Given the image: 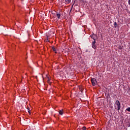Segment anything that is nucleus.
Masks as SVG:
<instances>
[{
	"mask_svg": "<svg viewBox=\"0 0 130 130\" xmlns=\"http://www.w3.org/2000/svg\"><path fill=\"white\" fill-rule=\"evenodd\" d=\"M82 130H86V128L85 126L82 127Z\"/></svg>",
	"mask_w": 130,
	"mask_h": 130,
	"instance_id": "12",
	"label": "nucleus"
},
{
	"mask_svg": "<svg viewBox=\"0 0 130 130\" xmlns=\"http://www.w3.org/2000/svg\"><path fill=\"white\" fill-rule=\"evenodd\" d=\"M90 37L92 38V39H93L94 41L96 40V35L93 34L90 36Z\"/></svg>",
	"mask_w": 130,
	"mask_h": 130,
	"instance_id": "4",
	"label": "nucleus"
},
{
	"mask_svg": "<svg viewBox=\"0 0 130 130\" xmlns=\"http://www.w3.org/2000/svg\"><path fill=\"white\" fill-rule=\"evenodd\" d=\"M52 49L55 52V53H56V47H55V46L52 47Z\"/></svg>",
	"mask_w": 130,
	"mask_h": 130,
	"instance_id": "5",
	"label": "nucleus"
},
{
	"mask_svg": "<svg viewBox=\"0 0 130 130\" xmlns=\"http://www.w3.org/2000/svg\"><path fill=\"white\" fill-rule=\"evenodd\" d=\"M60 16H61V15H60V14H59V13H57V14H56V17H57V18H58V19H60Z\"/></svg>",
	"mask_w": 130,
	"mask_h": 130,
	"instance_id": "8",
	"label": "nucleus"
},
{
	"mask_svg": "<svg viewBox=\"0 0 130 130\" xmlns=\"http://www.w3.org/2000/svg\"><path fill=\"white\" fill-rule=\"evenodd\" d=\"M71 1H72V0H65L66 3L67 4H70V3H71Z\"/></svg>",
	"mask_w": 130,
	"mask_h": 130,
	"instance_id": "9",
	"label": "nucleus"
},
{
	"mask_svg": "<svg viewBox=\"0 0 130 130\" xmlns=\"http://www.w3.org/2000/svg\"><path fill=\"white\" fill-rule=\"evenodd\" d=\"M114 108H115V109H116V110H118V111H119V110H120V108H121V106H120V102H119V101L118 100L116 101L114 104Z\"/></svg>",
	"mask_w": 130,
	"mask_h": 130,
	"instance_id": "1",
	"label": "nucleus"
},
{
	"mask_svg": "<svg viewBox=\"0 0 130 130\" xmlns=\"http://www.w3.org/2000/svg\"><path fill=\"white\" fill-rule=\"evenodd\" d=\"M47 81L48 83H49V82H50V78L48 76H47Z\"/></svg>",
	"mask_w": 130,
	"mask_h": 130,
	"instance_id": "7",
	"label": "nucleus"
},
{
	"mask_svg": "<svg viewBox=\"0 0 130 130\" xmlns=\"http://www.w3.org/2000/svg\"><path fill=\"white\" fill-rule=\"evenodd\" d=\"M27 110H28V113H29V114H30V109L29 108V107L27 108Z\"/></svg>",
	"mask_w": 130,
	"mask_h": 130,
	"instance_id": "11",
	"label": "nucleus"
},
{
	"mask_svg": "<svg viewBox=\"0 0 130 130\" xmlns=\"http://www.w3.org/2000/svg\"><path fill=\"white\" fill-rule=\"evenodd\" d=\"M59 113L60 115H62V114H63V109L60 110L59 111Z\"/></svg>",
	"mask_w": 130,
	"mask_h": 130,
	"instance_id": "6",
	"label": "nucleus"
},
{
	"mask_svg": "<svg viewBox=\"0 0 130 130\" xmlns=\"http://www.w3.org/2000/svg\"><path fill=\"white\" fill-rule=\"evenodd\" d=\"M92 48H93L94 49H96V48H97V46H96V41H93L92 42Z\"/></svg>",
	"mask_w": 130,
	"mask_h": 130,
	"instance_id": "3",
	"label": "nucleus"
},
{
	"mask_svg": "<svg viewBox=\"0 0 130 130\" xmlns=\"http://www.w3.org/2000/svg\"><path fill=\"white\" fill-rule=\"evenodd\" d=\"M114 26L115 28H117V23L116 22H114Z\"/></svg>",
	"mask_w": 130,
	"mask_h": 130,
	"instance_id": "10",
	"label": "nucleus"
},
{
	"mask_svg": "<svg viewBox=\"0 0 130 130\" xmlns=\"http://www.w3.org/2000/svg\"><path fill=\"white\" fill-rule=\"evenodd\" d=\"M91 82L92 86H96V85H97V80H96V79L91 78Z\"/></svg>",
	"mask_w": 130,
	"mask_h": 130,
	"instance_id": "2",
	"label": "nucleus"
}]
</instances>
